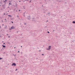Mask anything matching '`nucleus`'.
I'll use <instances>...</instances> for the list:
<instances>
[{
  "label": "nucleus",
  "mask_w": 75,
  "mask_h": 75,
  "mask_svg": "<svg viewBox=\"0 0 75 75\" xmlns=\"http://www.w3.org/2000/svg\"><path fill=\"white\" fill-rule=\"evenodd\" d=\"M51 46H49V47L48 49H47L46 50H50L51 49Z\"/></svg>",
  "instance_id": "1"
},
{
  "label": "nucleus",
  "mask_w": 75,
  "mask_h": 75,
  "mask_svg": "<svg viewBox=\"0 0 75 75\" xmlns=\"http://www.w3.org/2000/svg\"><path fill=\"white\" fill-rule=\"evenodd\" d=\"M27 18L28 19V20H30V19H31V17H30V16H28Z\"/></svg>",
  "instance_id": "2"
},
{
  "label": "nucleus",
  "mask_w": 75,
  "mask_h": 75,
  "mask_svg": "<svg viewBox=\"0 0 75 75\" xmlns=\"http://www.w3.org/2000/svg\"><path fill=\"white\" fill-rule=\"evenodd\" d=\"M16 64L14 63H13L12 64V66H16Z\"/></svg>",
  "instance_id": "3"
},
{
  "label": "nucleus",
  "mask_w": 75,
  "mask_h": 75,
  "mask_svg": "<svg viewBox=\"0 0 75 75\" xmlns=\"http://www.w3.org/2000/svg\"><path fill=\"white\" fill-rule=\"evenodd\" d=\"M11 29H13V28H14V27L13 26H12L11 28Z\"/></svg>",
  "instance_id": "4"
},
{
  "label": "nucleus",
  "mask_w": 75,
  "mask_h": 75,
  "mask_svg": "<svg viewBox=\"0 0 75 75\" xmlns=\"http://www.w3.org/2000/svg\"><path fill=\"white\" fill-rule=\"evenodd\" d=\"M2 46L4 48H6V46L2 45Z\"/></svg>",
  "instance_id": "5"
},
{
  "label": "nucleus",
  "mask_w": 75,
  "mask_h": 75,
  "mask_svg": "<svg viewBox=\"0 0 75 75\" xmlns=\"http://www.w3.org/2000/svg\"><path fill=\"white\" fill-rule=\"evenodd\" d=\"M72 23L73 24H75V21H73V22H72Z\"/></svg>",
  "instance_id": "6"
},
{
  "label": "nucleus",
  "mask_w": 75,
  "mask_h": 75,
  "mask_svg": "<svg viewBox=\"0 0 75 75\" xmlns=\"http://www.w3.org/2000/svg\"><path fill=\"white\" fill-rule=\"evenodd\" d=\"M13 55L14 56V57H16V54H13Z\"/></svg>",
  "instance_id": "7"
},
{
  "label": "nucleus",
  "mask_w": 75,
  "mask_h": 75,
  "mask_svg": "<svg viewBox=\"0 0 75 75\" xmlns=\"http://www.w3.org/2000/svg\"><path fill=\"white\" fill-rule=\"evenodd\" d=\"M8 16H9V17H11V16L10 15H8Z\"/></svg>",
  "instance_id": "8"
},
{
  "label": "nucleus",
  "mask_w": 75,
  "mask_h": 75,
  "mask_svg": "<svg viewBox=\"0 0 75 75\" xmlns=\"http://www.w3.org/2000/svg\"><path fill=\"white\" fill-rule=\"evenodd\" d=\"M9 4H10L11 5V3H9Z\"/></svg>",
  "instance_id": "9"
},
{
  "label": "nucleus",
  "mask_w": 75,
  "mask_h": 75,
  "mask_svg": "<svg viewBox=\"0 0 75 75\" xmlns=\"http://www.w3.org/2000/svg\"><path fill=\"white\" fill-rule=\"evenodd\" d=\"M6 1H7V0H5V1H4V2L5 3Z\"/></svg>",
  "instance_id": "10"
},
{
  "label": "nucleus",
  "mask_w": 75,
  "mask_h": 75,
  "mask_svg": "<svg viewBox=\"0 0 75 75\" xmlns=\"http://www.w3.org/2000/svg\"><path fill=\"white\" fill-rule=\"evenodd\" d=\"M18 70V69H16V71H17V70Z\"/></svg>",
  "instance_id": "11"
},
{
  "label": "nucleus",
  "mask_w": 75,
  "mask_h": 75,
  "mask_svg": "<svg viewBox=\"0 0 75 75\" xmlns=\"http://www.w3.org/2000/svg\"><path fill=\"white\" fill-rule=\"evenodd\" d=\"M5 20H6V22H7V21H6V19H5Z\"/></svg>",
  "instance_id": "12"
},
{
  "label": "nucleus",
  "mask_w": 75,
  "mask_h": 75,
  "mask_svg": "<svg viewBox=\"0 0 75 75\" xmlns=\"http://www.w3.org/2000/svg\"><path fill=\"white\" fill-rule=\"evenodd\" d=\"M18 53H19V52H20V51H18Z\"/></svg>",
  "instance_id": "13"
},
{
  "label": "nucleus",
  "mask_w": 75,
  "mask_h": 75,
  "mask_svg": "<svg viewBox=\"0 0 75 75\" xmlns=\"http://www.w3.org/2000/svg\"><path fill=\"white\" fill-rule=\"evenodd\" d=\"M8 38H10V36H8Z\"/></svg>",
  "instance_id": "14"
},
{
  "label": "nucleus",
  "mask_w": 75,
  "mask_h": 75,
  "mask_svg": "<svg viewBox=\"0 0 75 75\" xmlns=\"http://www.w3.org/2000/svg\"><path fill=\"white\" fill-rule=\"evenodd\" d=\"M47 33H50V32H47Z\"/></svg>",
  "instance_id": "15"
},
{
  "label": "nucleus",
  "mask_w": 75,
  "mask_h": 75,
  "mask_svg": "<svg viewBox=\"0 0 75 75\" xmlns=\"http://www.w3.org/2000/svg\"><path fill=\"white\" fill-rule=\"evenodd\" d=\"M30 2H31V0H30Z\"/></svg>",
  "instance_id": "16"
},
{
  "label": "nucleus",
  "mask_w": 75,
  "mask_h": 75,
  "mask_svg": "<svg viewBox=\"0 0 75 75\" xmlns=\"http://www.w3.org/2000/svg\"><path fill=\"white\" fill-rule=\"evenodd\" d=\"M25 25H26V23H24Z\"/></svg>",
  "instance_id": "17"
},
{
  "label": "nucleus",
  "mask_w": 75,
  "mask_h": 75,
  "mask_svg": "<svg viewBox=\"0 0 75 75\" xmlns=\"http://www.w3.org/2000/svg\"><path fill=\"white\" fill-rule=\"evenodd\" d=\"M8 44H9V43H10V42H8Z\"/></svg>",
  "instance_id": "18"
},
{
  "label": "nucleus",
  "mask_w": 75,
  "mask_h": 75,
  "mask_svg": "<svg viewBox=\"0 0 75 75\" xmlns=\"http://www.w3.org/2000/svg\"><path fill=\"white\" fill-rule=\"evenodd\" d=\"M1 59H3V58H1Z\"/></svg>",
  "instance_id": "19"
},
{
  "label": "nucleus",
  "mask_w": 75,
  "mask_h": 75,
  "mask_svg": "<svg viewBox=\"0 0 75 75\" xmlns=\"http://www.w3.org/2000/svg\"><path fill=\"white\" fill-rule=\"evenodd\" d=\"M23 1V2H25V1Z\"/></svg>",
  "instance_id": "20"
},
{
  "label": "nucleus",
  "mask_w": 75,
  "mask_h": 75,
  "mask_svg": "<svg viewBox=\"0 0 75 75\" xmlns=\"http://www.w3.org/2000/svg\"><path fill=\"white\" fill-rule=\"evenodd\" d=\"M2 25H3H3H4V24H3Z\"/></svg>",
  "instance_id": "21"
},
{
  "label": "nucleus",
  "mask_w": 75,
  "mask_h": 75,
  "mask_svg": "<svg viewBox=\"0 0 75 75\" xmlns=\"http://www.w3.org/2000/svg\"><path fill=\"white\" fill-rule=\"evenodd\" d=\"M19 1V2H21V1Z\"/></svg>",
  "instance_id": "22"
},
{
  "label": "nucleus",
  "mask_w": 75,
  "mask_h": 75,
  "mask_svg": "<svg viewBox=\"0 0 75 75\" xmlns=\"http://www.w3.org/2000/svg\"><path fill=\"white\" fill-rule=\"evenodd\" d=\"M12 23H13V22L12 21Z\"/></svg>",
  "instance_id": "23"
},
{
  "label": "nucleus",
  "mask_w": 75,
  "mask_h": 75,
  "mask_svg": "<svg viewBox=\"0 0 75 75\" xmlns=\"http://www.w3.org/2000/svg\"><path fill=\"white\" fill-rule=\"evenodd\" d=\"M17 18L19 17V16H17Z\"/></svg>",
  "instance_id": "24"
},
{
  "label": "nucleus",
  "mask_w": 75,
  "mask_h": 75,
  "mask_svg": "<svg viewBox=\"0 0 75 75\" xmlns=\"http://www.w3.org/2000/svg\"><path fill=\"white\" fill-rule=\"evenodd\" d=\"M8 35V34H7V35Z\"/></svg>",
  "instance_id": "25"
},
{
  "label": "nucleus",
  "mask_w": 75,
  "mask_h": 75,
  "mask_svg": "<svg viewBox=\"0 0 75 75\" xmlns=\"http://www.w3.org/2000/svg\"><path fill=\"white\" fill-rule=\"evenodd\" d=\"M42 55H44V54H42Z\"/></svg>",
  "instance_id": "26"
},
{
  "label": "nucleus",
  "mask_w": 75,
  "mask_h": 75,
  "mask_svg": "<svg viewBox=\"0 0 75 75\" xmlns=\"http://www.w3.org/2000/svg\"><path fill=\"white\" fill-rule=\"evenodd\" d=\"M29 0H26V1H28Z\"/></svg>",
  "instance_id": "27"
},
{
  "label": "nucleus",
  "mask_w": 75,
  "mask_h": 75,
  "mask_svg": "<svg viewBox=\"0 0 75 75\" xmlns=\"http://www.w3.org/2000/svg\"><path fill=\"white\" fill-rule=\"evenodd\" d=\"M19 11H20V10H19Z\"/></svg>",
  "instance_id": "28"
},
{
  "label": "nucleus",
  "mask_w": 75,
  "mask_h": 75,
  "mask_svg": "<svg viewBox=\"0 0 75 75\" xmlns=\"http://www.w3.org/2000/svg\"><path fill=\"white\" fill-rule=\"evenodd\" d=\"M14 48H16V47H14Z\"/></svg>",
  "instance_id": "29"
},
{
  "label": "nucleus",
  "mask_w": 75,
  "mask_h": 75,
  "mask_svg": "<svg viewBox=\"0 0 75 75\" xmlns=\"http://www.w3.org/2000/svg\"><path fill=\"white\" fill-rule=\"evenodd\" d=\"M4 44H5V43H4Z\"/></svg>",
  "instance_id": "30"
},
{
  "label": "nucleus",
  "mask_w": 75,
  "mask_h": 75,
  "mask_svg": "<svg viewBox=\"0 0 75 75\" xmlns=\"http://www.w3.org/2000/svg\"><path fill=\"white\" fill-rule=\"evenodd\" d=\"M48 14H50V13H48Z\"/></svg>",
  "instance_id": "31"
},
{
  "label": "nucleus",
  "mask_w": 75,
  "mask_h": 75,
  "mask_svg": "<svg viewBox=\"0 0 75 75\" xmlns=\"http://www.w3.org/2000/svg\"><path fill=\"white\" fill-rule=\"evenodd\" d=\"M41 51V50H39V52H40Z\"/></svg>",
  "instance_id": "32"
},
{
  "label": "nucleus",
  "mask_w": 75,
  "mask_h": 75,
  "mask_svg": "<svg viewBox=\"0 0 75 75\" xmlns=\"http://www.w3.org/2000/svg\"><path fill=\"white\" fill-rule=\"evenodd\" d=\"M42 7H43V5H42Z\"/></svg>",
  "instance_id": "33"
},
{
  "label": "nucleus",
  "mask_w": 75,
  "mask_h": 75,
  "mask_svg": "<svg viewBox=\"0 0 75 75\" xmlns=\"http://www.w3.org/2000/svg\"><path fill=\"white\" fill-rule=\"evenodd\" d=\"M32 19H34V18H32Z\"/></svg>",
  "instance_id": "34"
},
{
  "label": "nucleus",
  "mask_w": 75,
  "mask_h": 75,
  "mask_svg": "<svg viewBox=\"0 0 75 75\" xmlns=\"http://www.w3.org/2000/svg\"><path fill=\"white\" fill-rule=\"evenodd\" d=\"M17 33H18V31H17Z\"/></svg>",
  "instance_id": "35"
},
{
  "label": "nucleus",
  "mask_w": 75,
  "mask_h": 75,
  "mask_svg": "<svg viewBox=\"0 0 75 75\" xmlns=\"http://www.w3.org/2000/svg\"><path fill=\"white\" fill-rule=\"evenodd\" d=\"M47 22H48V21H47Z\"/></svg>",
  "instance_id": "36"
},
{
  "label": "nucleus",
  "mask_w": 75,
  "mask_h": 75,
  "mask_svg": "<svg viewBox=\"0 0 75 75\" xmlns=\"http://www.w3.org/2000/svg\"><path fill=\"white\" fill-rule=\"evenodd\" d=\"M0 59H1V58L0 57Z\"/></svg>",
  "instance_id": "37"
},
{
  "label": "nucleus",
  "mask_w": 75,
  "mask_h": 75,
  "mask_svg": "<svg viewBox=\"0 0 75 75\" xmlns=\"http://www.w3.org/2000/svg\"><path fill=\"white\" fill-rule=\"evenodd\" d=\"M23 14H25V13H23Z\"/></svg>",
  "instance_id": "38"
},
{
  "label": "nucleus",
  "mask_w": 75,
  "mask_h": 75,
  "mask_svg": "<svg viewBox=\"0 0 75 75\" xmlns=\"http://www.w3.org/2000/svg\"><path fill=\"white\" fill-rule=\"evenodd\" d=\"M21 47H22V46H21Z\"/></svg>",
  "instance_id": "39"
},
{
  "label": "nucleus",
  "mask_w": 75,
  "mask_h": 75,
  "mask_svg": "<svg viewBox=\"0 0 75 75\" xmlns=\"http://www.w3.org/2000/svg\"><path fill=\"white\" fill-rule=\"evenodd\" d=\"M21 54H23V53H22H22H21Z\"/></svg>",
  "instance_id": "40"
},
{
  "label": "nucleus",
  "mask_w": 75,
  "mask_h": 75,
  "mask_svg": "<svg viewBox=\"0 0 75 75\" xmlns=\"http://www.w3.org/2000/svg\"><path fill=\"white\" fill-rule=\"evenodd\" d=\"M5 53V52H4V54Z\"/></svg>",
  "instance_id": "41"
},
{
  "label": "nucleus",
  "mask_w": 75,
  "mask_h": 75,
  "mask_svg": "<svg viewBox=\"0 0 75 75\" xmlns=\"http://www.w3.org/2000/svg\"><path fill=\"white\" fill-rule=\"evenodd\" d=\"M45 27H47V26H45Z\"/></svg>",
  "instance_id": "42"
},
{
  "label": "nucleus",
  "mask_w": 75,
  "mask_h": 75,
  "mask_svg": "<svg viewBox=\"0 0 75 75\" xmlns=\"http://www.w3.org/2000/svg\"><path fill=\"white\" fill-rule=\"evenodd\" d=\"M25 1H26V0H25Z\"/></svg>",
  "instance_id": "43"
},
{
  "label": "nucleus",
  "mask_w": 75,
  "mask_h": 75,
  "mask_svg": "<svg viewBox=\"0 0 75 75\" xmlns=\"http://www.w3.org/2000/svg\"><path fill=\"white\" fill-rule=\"evenodd\" d=\"M4 15H5V13L4 14Z\"/></svg>",
  "instance_id": "44"
},
{
  "label": "nucleus",
  "mask_w": 75,
  "mask_h": 75,
  "mask_svg": "<svg viewBox=\"0 0 75 75\" xmlns=\"http://www.w3.org/2000/svg\"><path fill=\"white\" fill-rule=\"evenodd\" d=\"M2 42H3V41Z\"/></svg>",
  "instance_id": "45"
},
{
  "label": "nucleus",
  "mask_w": 75,
  "mask_h": 75,
  "mask_svg": "<svg viewBox=\"0 0 75 75\" xmlns=\"http://www.w3.org/2000/svg\"><path fill=\"white\" fill-rule=\"evenodd\" d=\"M53 31H54V30H53Z\"/></svg>",
  "instance_id": "46"
},
{
  "label": "nucleus",
  "mask_w": 75,
  "mask_h": 75,
  "mask_svg": "<svg viewBox=\"0 0 75 75\" xmlns=\"http://www.w3.org/2000/svg\"><path fill=\"white\" fill-rule=\"evenodd\" d=\"M44 10H45V9H44Z\"/></svg>",
  "instance_id": "47"
},
{
  "label": "nucleus",
  "mask_w": 75,
  "mask_h": 75,
  "mask_svg": "<svg viewBox=\"0 0 75 75\" xmlns=\"http://www.w3.org/2000/svg\"><path fill=\"white\" fill-rule=\"evenodd\" d=\"M16 11H17V10Z\"/></svg>",
  "instance_id": "48"
},
{
  "label": "nucleus",
  "mask_w": 75,
  "mask_h": 75,
  "mask_svg": "<svg viewBox=\"0 0 75 75\" xmlns=\"http://www.w3.org/2000/svg\"><path fill=\"white\" fill-rule=\"evenodd\" d=\"M1 37V36H0V37Z\"/></svg>",
  "instance_id": "49"
}]
</instances>
